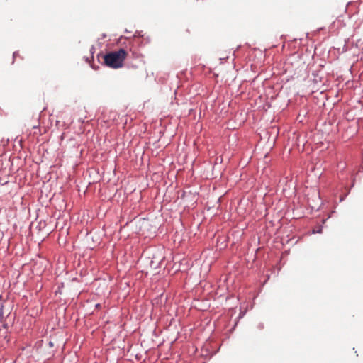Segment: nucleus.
Wrapping results in <instances>:
<instances>
[{
    "label": "nucleus",
    "mask_w": 363,
    "mask_h": 363,
    "mask_svg": "<svg viewBox=\"0 0 363 363\" xmlns=\"http://www.w3.org/2000/svg\"><path fill=\"white\" fill-rule=\"evenodd\" d=\"M127 55L128 52L123 48L110 52L104 57V64L113 69L122 67Z\"/></svg>",
    "instance_id": "1"
},
{
    "label": "nucleus",
    "mask_w": 363,
    "mask_h": 363,
    "mask_svg": "<svg viewBox=\"0 0 363 363\" xmlns=\"http://www.w3.org/2000/svg\"><path fill=\"white\" fill-rule=\"evenodd\" d=\"M0 320L4 328H6L7 324L6 320L4 319L3 305L0 303Z\"/></svg>",
    "instance_id": "2"
}]
</instances>
